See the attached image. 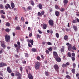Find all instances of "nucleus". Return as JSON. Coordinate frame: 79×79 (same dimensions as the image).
I'll use <instances>...</instances> for the list:
<instances>
[{
  "label": "nucleus",
  "instance_id": "f257e3e1",
  "mask_svg": "<svg viewBox=\"0 0 79 79\" xmlns=\"http://www.w3.org/2000/svg\"><path fill=\"white\" fill-rule=\"evenodd\" d=\"M40 63L39 62H37L35 63V68L36 69H39L40 68Z\"/></svg>",
  "mask_w": 79,
  "mask_h": 79
},
{
  "label": "nucleus",
  "instance_id": "f03ea898",
  "mask_svg": "<svg viewBox=\"0 0 79 79\" xmlns=\"http://www.w3.org/2000/svg\"><path fill=\"white\" fill-rule=\"evenodd\" d=\"M5 39L6 42H10V35H6L5 36Z\"/></svg>",
  "mask_w": 79,
  "mask_h": 79
},
{
  "label": "nucleus",
  "instance_id": "7ed1b4c3",
  "mask_svg": "<svg viewBox=\"0 0 79 79\" xmlns=\"http://www.w3.org/2000/svg\"><path fill=\"white\" fill-rule=\"evenodd\" d=\"M5 66H6V63L3 62H2L0 63V68H2V67Z\"/></svg>",
  "mask_w": 79,
  "mask_h": 79
},
{
  "label": "nucleus",
  "instance_id": "20e7f679",
  "mask_svg": "<svg viewBox=\"0 0 79 79\" xmlns=\"http://www.w3.org/2000/svg\"><path fill=\"white\" fill-rule=\"evenodd\" d=\"M54 68L56 69V71L57 73H58V69H59V67H58V66L57 64H55L54 66Z\"/></svg>",
  "mask_w": 79,
  "mask_h": 79
},
{
  "label": "nucleus",
  "instance_id": "39448f33",
  "mask_svg": "<svg viewBox=\"0 0 79 79\" xmlns=\"http://www.w3.org/2000/svg\"><path fill=\"white\" fill-rule=\"evenodd\" d=\"M5 8L6 10H8L9 8H10V9H11V6H10V5L9 4H6V6H5Z\"/></svg>",
  "mask_w": 79,
  "mask_h": 79
},
{
  "label": "nucleus",
  "instance_id": "423d86ee",
  "mask_svg": "<svg viewBox=\"0 0 79 79\" xmlns=\"http://www.w3.org/2000/svg\"><path fill=\"white\" fill-rule=\"evenodd\" d=\"M49 24L51 26H53L54 24L53 21L52 20H50L48 22Z\"/></svg>",
  "mask_w": 79,
  "mask_h": 79
},
{
  "label": "nucleus",
  "instance_id": "0eeeda50",
  "mask_svg": "<svg viewBox=\"0 0 79 79\" xmlns=\"http://www.w3.org/2000/svg\"><path fill=\"white\" fill-rule=\"evenodd\" d=\"M72 48V45L71 44H69L68 46V50H69V51H71V50Z\"/></svg>",
  "mask_w": 79,
  "mask_h": 79
},
{
  "label": "nucleus",
  "instance_id": "6e6552de",
  "mask_svg": "<svg viewBox=\"0 0 79 79\" xmlns=\"http://www.w3.org/2000/svg\"><path fill=\"white\" fill-rule=\"evenodd\" d=\"M7 70L9 73H11L12 72L10 67H8L7 68Z\"/></svg>",
  "mask_w": 79,
  "mask_h": 79
},
{
  "label": "nucleus",
  "instance_id": "1a4fd4ad",
  "mask_svg": "<svg viewBox=\"0 0 79 79\" xmlns=\"http://www.w3.org/2000/svg\"><path fill=\"white\" fill-rule=\"evenodd\" d=\"M43 29H47V25L46 24L44 23L43 24Z\"/></svg>",
  "mask_w": 79,
  "mask_h": 79
},
{
  "label": "nucleus",
  "instance_id": "9d476101",
  "mask_svg": "<svg viewBox=\"0 0 79 79\" xmlns=\"http://www.w3.org/2000/svg\"><path fill=\"white\" fill-rule=\"evenodd\" d=\"M15 76H21V73H19V72H16Z\"/></svg>",
  "mask_w": 79,
  "mask_h": 79
},
{
  "label": "nucleus",
  "instance_id": "9b49d317",
  "mask_svg": "<svg viewBox=\"0 0 79 79\" xmlns=\"http://www.w3.org/2000/svg\"><path fill=\"white\" fill-rule=\"evenodd\" d=\"M28 76L29 79H33V77L31 74L29 73L28 75Z\"/></svg>",
  "mask_w": 79,
  "mask_h": 79
},
{
  "label": "nucleus",
  "instance_id": "f8f14e48",
  "mask_svg": "<svg viewBox=\"0 0 79 79\" xmlns=\"http://www.w3.org/2000/svg\"><path fill=\"white\" fill-rule=\"evenodd\" d=\"M73 28L75 31H77V27L74 25H73Z\"/></svg>",
  "mask_w": 79,
  "mask_h": 79
},
{
  "label": "nucleus",
  "instance_id": "ddd939ff",
  "mask_svg": "<svg viewBox=\"0 0 79 79\" xmlns=\"http://www.w3.org/2000/svg\"><path fill=\"white\" fill-rule=\"evenodd\" d=\"M53 53L55 57H57L58 56V54H57V53L56 52H53Z\"/></svg>",
  "mask_w": 79,
  "mask_h": 79
},
{
  "label": "nucleus",
  "instance_id": "4468645a",
  "mask_svg": "<svg viewBox=\"0 0 79 79\" xmlns=\"http://www.w3.org/2000/svg\"><path fill=\"white\" fill-rule=\"evenodd\" d=\"M55 13L56 16H58L60 15V12L58 11H56Z\"/></svg>",
  "mask_w": 79,
  "mask_h": 79
},
{
  "label": "nucleus",
  "instance_id": "2eb2a0df",
  "mask_svg": "<svg viewBox=\"0 0 79 79\" xmlns=\"http://www.w3.org/2000/svg\"><path fill=\"white\" fill-rule=\"evenodd\" d=\"M2 45L1 46L3 48H5V44H4V42H1Z\"/></svg>",
  "mask_w": 79,
  "mask_h": 79
},
{
  "label": "nucleus",
  "instance_id": "dca6fc26",
  "mask_svg": "<svg viewBox=\"0 0 79 79\" xmlns=\"http://www.w3.org/2000/svg\"><path fill=\"white\" fill-rule=\"evenodd\" d=\"M56 61L58 62H60L61 61V58L60 57H58L57 58H56Z\"/></svg>",
  "mask_w": 79,
  "mask_h": 79
},
{
  "label": "nucleus",
  "instance_id": "f3484780",
  "mask_svg": "<svg viewBox=\"0 0 79 79\" xmlns=\"http://www.w3.org/2000/svg\"><path fill=\"white\" fill-rule=\"evenodd\" d=\"M38 7L40 9H42V5L40 3L39 4Z\"/></svg>",
  "mask_w": 79,
  "mask_h": 79
},
{
  "label": "nucleus",
  "instance_id": "a211bd4d",
  "mask_svg": "<svg viewBox=\"0 0 79 79\" xmlns=\"http://www.w3.org/2000/svg\"><path fill=\"white\" fill-rule=\"evenodd\" d=\"M11 5L12 8L13 9V8H15V4H14V3L13 2H11Z\"/></svg>",
  "mask_w": 79,
  "mask_h": 79
},
{
  "label": "nucleus",
  "instance_id": "6ab92c4d",
  "mask_svg": "<svg viewBox=\"0 0 79 79\" xmlns=\"http://www.w3.org/2000/svg\"><path fill=\"white\" fill-rule=\"evenodd\" d=\"M64 39L65 40H67L68 39V36L67 35H65L64 36Z\"/></svg>",
  "mask_w": 79,
  "mask_h": 79
},
{
  "label": "nucleus",
  "instance_id": "aec40b11",
  "mask_svg": "<svg viewBox=\"0 0 79 79\" xmlns=\"http://www.w3.org/2000/svg\"><path fill=\"white\" fill-rule=\"evenodd\" d=\"M29 42H30V43H31V45H33V43H34V41L33 40H30Z\"/></svg>",
  "mask_w": 79,
  "mask_h": 79
},
{
  "label": "nucleus",
  "instance_id": "412c9836",
  "mask_svg": "<svg viewBox=\"0 0 79 79\" xmlns=\"http://www.w3.org/2000/svg\"><path fill=\"white\" fill-rule=\"evenodd\" d=\"M4 6L2 4H0V9H3Z\"/></svg>",
  "mask_w": 79,
  "mask_h": 79
},
{
  "label": "nucleus",
  "instance_id": "4be33fe9",
  "mask_svg": "<svg viewBox=\"0 0 79 79\" xmlns=\"http://www.w3.org/2000/svg\"><path fill=\"white\" fill-rule=\"evenodd\" d=\"M60 11H61L63 12V11H64V10H65V9H64V8H61L60 9Z\"/></svg>",
  "mask_w": 79,
  "mask_h": 79
},
{
  "label": "nucleus",
  "instance_id": "5701e85b",
  "mask_svg": "<svg viewBox=\"0 0 79 79\" xmlns=\"http://www.w3.org/2000/svg\"><path fill=\"white\" fill-rule=\"evenodd\" d=\"M6 26H7L8 27H10V24L8 22L6 23Z\"/></svg>",
  "mask_w": 79,
  "mask_h": 79
},
{
  "label": "nucleus",
  "instance_id": "b1692460",
  "mask_svg": "<svg viewBox=\"0 0 79 79\" xmlns=\"http://www.w3.org/2000/svg\"><path fill=\"white\" fill-rule=\"evenodd\" d=\"M31 51L32 52H36V49H35V48H32L31 49Z\"/></svg>",
  "mask_w": 79,
  "mask_h": 79
},
{
  "label": "nucleus",
  "instance_id": "393cba45",
  "mask_svg": "<svg viewBox=\"0 0 79 79\" xmlns=\"http://www.w3.org/2000/svg\"><path fill=\"white\" fill-rule=\"evenodd\" d=\"M1 13H2L3 15H5V12H4V11L3 10H2L0 11Z\"/></svg>",
  "mask_w": 79,
  "mask_h": 79
},
{
  "label": "nucleus",
  "instance_id": "a878e982",
  "mask_svg": "<svg viewBox=\"0 0 79 79\" xmlns=\"http://www.w3.org/2000/svg\"><path fill=\"white\" fill-rule=\"evenodd\" d=\"M68 2V1L67 0H64L63 1L64 3H65L66 4V3H67Z\"/></svg>",
  "mask_w": 79,
  "mask_h": 79
},
{
  "label": "nucleus",
  "instance_id": "bb28decb",
  "mask_svg": "<svg viewBox=\"0 0 79 79\" xmlns=\"http://www.w3.org/2000/svg\"><path fill=\"white\" fill-rule=\"evenodd\" d=\"M5 31L7 32H9L10 30V29H9V28H7L6 29Z\"/></svg>",
  "mask_w": 79,
  "mask_h": 79
},
{
  "label": "nucleus",
  "instance_id": "cd10ccee",
  "mask_svg": "<svg viewBox=\"0 0 79 79\" xmlns=\"http://www.w3.org/2000/svg\"><path fill=\"white\" fill-rule=\"evenodd\" d=\"M31 4L33 6H34V1H33L32 0L31 1Z\"/></svg>",
  "mask_w": 79,
  "mask_h": 79
},
{
  "label": "nucleus",
  "instance_id": "c85d7f7f",
  "mask_svg": "<svg viewBox=\"0 0 79 79\" xmlns=\"http://www.w3.org/2000/svg\"><path fill=\"white\" fill-rule=\"evenodd\" d=\"M60 51L61 52H64V48H61L60 49Z\"/></svg>",
  "mask_w": 79,
  "mask_h": 79
},
{
  "label": "nucleus",
  "instance_id": "c756f323",
  "mask_svg": "<svg viewBox=\"0 0 79 79\" xmlns=\"http://www.w3.org/2000/svg\"><path fill=\"white\" fill-rule=\"evenodd\" d=\"M27 9L29 10H32V7H31V6H29L27 7Z\"/></svg>",
  "mask_w": 79,
  "mask_h": 79
},
{
  "label": "nucleus",
  "instance_id": "7c9ffc66",
  "mask_svg": "<svg viewBox=\"0 0 79 79\" xmlns=\"http://www.w3.org/2000/svg\"><path fill=\"white\" fill-rule=\"evenodd\" d=\"M75 69H73L72 70V72L73 73V74H74V73H75Z\"/></svg>",
  "mask_w": 79,
  "mask_h": 79
},
{
  "label": "nucleus",
  "instance_id": "2f4dec72",
  "mask_svg": "<svg viewBox=\"0 0 79 79\" xmlns=\"http://www.w3.org/2000/svg\"><path fill=\"white\" fill-rule=\"evenodd\" d=\"M56 35L57 38H59V34H58V33H56Z\"/></svg>",
  "mask_w": 79,
  "mask_h": 79
},
{
  "label": "nucleus",
  "instance_id": "473e14b6",
  "mask_svg": "<svg viewBox=\"0 0 79 79\" xmlns=\"http://www.w3.org/2000/svg\"><path fill=\"white\" fill-rule=\"evenodd\" d=\"M45 74L46 76H48V75H49V74H48V72H46L45 73Z\"/></svg>",
  "mask_w": 79,
  "mask_h": 79
},
{
  "label": "nucleus",
  "instance_id": "72a5a7b5",
  "mask_svg": "<svg viewBox=\"0 0 79 79\" xmlns=\"http://www.w3.org/2000/svg\"><path fill=\"white\" fill-rule=\"evenodd\" d=\"M52 49L53 48L50 47L48 49V50H49V51H52Z\"/></svg>",
  "mask_w": 79,
  "mask_h": 79
},
{
  "label": "nucleus",
  "instance_id": "f704fd0d",
  "mask_svg": "<svg viewBox=\"0 0 79 79\" xmlns=\"http://www.w3.org/2000/svg\"><path fill=\"white\" fill-rule=\"evenodd\" d=\"M72 49L73 50H76L77 48H76L75 46H73L72 47Z\"/></svg>",
  "mask_w": 79,
  "mask_h": 79
},
{
  "label": "nucleus",
  "instance_id": "c9c22d12",
  "mask_svg": "<svg viewBox=\"0 0 79 79\" xmlns=\"http://www.w3.org/2000/svg\"><path fill=\"white\" fill-rule=\"evenodd\" d=\"M55 8L56 9H57V10H58V9H59V7H58V6L56 5L55 6Z\"/></svg>",
  "mask_w": 79,
  "mask_h": 79
},
{
  "label": "nucleus",
  "instance_id": "e433bc0d",
  "mask_svg": "<svg viewBox=\"0 0 79 79\" xmlns=\"http://www.w3.org/2000/svg\"><path fill=\"white\" fill-rule=\"evenodd\" d=\"M3 49H1L0 50V55L3 53Z\"/></svg>",
  "mask_w": 79,
  "mask_h": 79
},
{
  "label": "nucleus",
  "instance_id": "4c0bfd02",
  "mask_svg": "<svg viewBox=\"0 0 79 79\" xmlns=\"http://www.w3.org/2000/svg\"><path fill=\"white\" fill-rule=\"evenodd\" d=\"M71 58L73 61H74L75 60V57H72Z\"/></svg>",
  "mask_w": 79,
  "mask_h": 79
},
{
  "label": "nucleus",
  "instance_id": "58836bf2",
  "mask_svg": "<svg viewBox=\"0 0 79 79\" xmlns=\"http://www.w3.org/2000/svg\"><path fill=\"white\" fill-rule=\"evenodd\" d=\"M36 59L37 60H40V57L39 56H38L36 57Z\"/></svg>",
  "mask_w": 79,
  "mask_h": 79
},
{
  "label": "nucleus",
  "instance_id": "ea45409f",
  "mask_svg": "<svg viewBox=\"0 0 79 79\" xmlns=\"http://www.w3.org/2000/svg\"><path fill=\"white\" fill-rule=\"evenodd\" d=\"M16 29L17 30H20V27H16Z\"/></svg>",
  "mask_w": 79,
  "mask_h": 79
},
{
  "label": "nucleus",
  "instance_id": "a19ab883",
  "mask_svg": "<svg viewBox=\"0 0 79 79\" xmlns=\"http://www.w3.org/2000/svg\"><path fill=\"white\" fill-rule=\"evenodd\" d=\"M68 55L69 57H71V53H70V52H68Z\"/></svg>",
  "mask_w": 79,
  "mask_h": 79
},
{
  "label": "nucleus",
  "instance_id": "79ce46f5",
  "mask_svg": "<svg viewBox=\"0 0 79 79\" xmlns=\"http://www.w3.org/2000/svg\"><path fill=\"white\" fill-rule=\"evenodd\" d=\"M20 70L21 71V73H23V67H20Z\"/></svg>",
  "mask_w": 79,
  "mask_h": 79
},
{
  "label": "nucleus",
  "instance_id": "37998d69",
  "mask_svg": "<svg viewBox=\"0 0 79 79\" xmlns=\"http://www.w3.org/2000/svg\"><path fill=\"white\" fill-rule=\"evenodd\" d=\"M76 65L75 63L73 64V68H76Z\"/></svg>",
  "mask_w": 79,
  "mask_h": 79
},
{
  "label": "nucleus",
  "instance_id": "c03bdc74",
  "mask_svg": "<svg viewBox=\"0 0 79 79\" xmlns=\"http://www.w3.org/2000/svg\"><path fill=\"white\" fill-rule=\"evenodd\" d=\"M47 44L48 45H52V43H51L50 42H48L47 43Z\"/></svg>",
  "mask_w": 79,
  "mask_h": 79
},
{
  "label": "nucleus",
  "instance_id": "a18cd8bd",
  "mask_svg": "<svg viewBox=\"0 0 79 79\" xmlns=\"http://www.w3.org/2000/svg\"><path fill=\"white\" fill-rule=\"evenodd\" d=\"M65 65H66V67H67V66H68V65H69V63L67 62L65 64Z\"/></svg>",
  "mask_w": 79,
  "mask_h": 79
},
{
  "label": "nucleus",
  "instance_id": "49530a36",
  "mask_svg": "<svg viewBox=\"0 0 79 79\" xmlns=\"http://www.w3.org/2000/svg\"><path fill=\"white\" fill-rule=\"evenodd\" d=\"M45 52L46 53H48V54H49V51L46 50Z\"/></svg>",
  "mask_w": 79,
  "mask_h": 79
},
{
  "label": "nucleus",
  "instance_id": "de8ad7c7",
  "mask_svg": "<svg viewBox=\"0 0 79 79\" xmlns=\"http://www.w3.org/2000/svg\"><path fill=\"white\" fill-rule=\"evenodd\" d=\"M23 63L24 64H26V61H23Z\"/></svg>",
  "mask_w": 79,
  "mask_h": 79
},
{
  "label": "nucleus",
  "instance_id": "09e8293b",
  "mask_svg": "<svg viewBox=\"0 0 79 79\" xmlns=\"http://www.w3.org/2000/svg\"><path fill=\"white\" fill-rule=\"evenodd\" d=\"M66 78H67L68 79H70V77L69 75H67L66 76Z\"/></svg>",
  "mask_w": 79,
  "mask_h": 79
},
{
  "label": "nucleus",
  "instance_id": "8fccbe9b",
  "mask_svg": "<svg viewBox=\"0 0 79 79\" xmlns=\"http://www.w3.org/2000/svg\"><path fill=\"white\" fill-rule=\"evenodd\" d=\"M65 66V67H66V64H63L62 65V67L63 68H64V67Z\"/></svg>",
  "mask_w": 79,
  "mask_h": 79
},
{
  "label": "nucleus",
  "instance_id": "3c124183",
  "mask_svg": "<svg viewBox=\"0 0 79 79\" xmlns=\"http://www.w3.org/2000/svg\"><path fill=\"white\" fill-rule=\"evenodd\" d=\"M44 13H45V12L44 11H42L41 12V14L42 15H44Z\"/></svg>",
  "mask_w": 79,
  "mask_h": 79
},
{
  "label": "nucleus",
  "instance_id": "603ef678",
  "mask_svg": "<svg viewBox=\"0 0 79 79\" xmlns=\"http://www.w3.org/2000/svg\"><path fill=\"white\" fill-rule=\"evenodd\" d=\"M41 13L40 12H38V16H40V15H41Z\"/></svg>",
  "mask_w": 79,
  "mask_h": 79
},
{
  "label": "nucleus",
  "instance_id": "864d4df0",
  "mask_svg": "<svg viewBox=\"0 0 79 79\" xmlns=\"http://www.w3.org/2000/svg\"><path fill=\"white\" fill-rule=\"evenodd\" d=\"M72 56H75V54L74 53H72Z\"/></svg>",
  "mask_w": 79,
  "mask_h": 79
},
{
  "label": "nucleus",
  "instance_id": "5fc2aeb1",
  "mask_svg": "<svg viewBox=\"0 0 79 79\" xmlns=\"http://www.w3.org/2000/svg\"><path fill=\"white\" fill-rule=\"evenodd\" d=\"M1 17H2V18H3V19H5V17L3 15H2Z\"/></svg>",
  "mask_w": 79,
  "mask_h": 79
},
{
  "label": "nucleus",
  "instance_id": "6e6d98bb",
  "mask_svg": "<svg viewBox=\"0 0 79 79\" xmlns=\"http://www.w3.org/2000/svg\"><path fill=\"white\" fill-rule=\"evenodd\" d=\"M77 22L75 20H74L73 21V23H77Z\"/></svg>",
  "mask_w": 79,
  "mask_h": 79
},
{
  "label": "nucleus",
  "instance_id": "4d7b16f0",
  "mask_svg": "<svg viewBox=\"0 0 79 79\" xmlns=\"http://www.w3.org/2000/svg\"><path fill=\"white\" fill-rule=\"evenodd\" d=\"M14 46L15 47V48H16V47H18V45H17V44H15Z\"/></svg>",
  "mask_w": 79,
  "mask_h": 79
},
{
  "label": "nucleus",
  "instance_id": "13d9d810",
  "mask_svg": "<svg viewBox=\"0 0 79 79\" xmlns=\"http://www.w3.org/2000/svg\"><path fill=\"white\" fill-rule=\"evenodd\" d=\"M11 75L12 76H15V74L13 73H11Z\"/></svg>",
  "mask_w": 79,
  "mask_h": 79
},
{
  "label": "nucleus",
  "instance_id": "bf43d9fd",
  "mask_svg": "<svg viewBox=\"0 0 79 79\" xmlns=\"http://www.w3.org/2000/svg\"><path fill=\"white\" fill-rule=\"evenodd\" d=\"M28 47H32V45H31V44H28Z\"/></svg>",
  "mask_w": 79,
  "mask_h": 79
},
{
  "label": "nucleus",
  "instance_id": "052dcab7",
  "mask_svg": "<svg viewBox=\"0 0 79 79\" xmlns=\"http://www.w3.org/2000/svg\"><path fill=\"white\" fill-rule=\"evenodd\" d=\"M25 55L26 57H27V56H28V54H27V53H25Z\"/></svg>",
  "mask_w": 79,
  "mask_h": 79
},
{
  "label": "nucleus",
  "instance_id": "680f3d73",
  "mask_svg": "<svg viewBox=\"0 0 79 79\" xmlns=\"http://www.w3.org/2000/svg\"><path fill=\"white\" fill-rule=\"evenodd\" d=\"M17 79H22L21 76H19L17 77Z\"/></svg>",
  "mask_w": 79,
  "mask_h": 79
},
{
  "label": "nucleus",
  "instance_id": "e2e57ef3",
  "mask_svg": "<svg viewBox=\"0 0 79 79\" xmlns=\"http://www.w3.org/2000/svg\"><path fill=\"white\" fill-rule=\"evenodd\" d=\"M38 32H39L40 34H42V31H40V30H39L38 31Z\"/></svg>",
  "mask_w": 79,
  "mask_h": 79
},
{
  "label": "nucleus",
  "instance_id": "0e129e2a",
  "mask_svg": "<svg viewBox=\"0 0 79 79\" xmlns=\"http://www.w3.org/2000/svg\"><path fill=\"white\" fill-rule=\"evenodd\" d=\"M17 44L18 45H20V42H18Z\"/></svg>",
  "mask_w": 79,
  "mask_h": 79
},
{
  "label": "nucleus",
  "instance_id": "69168bd1",
  "mask_svg": "<svg viewBox=\"0 0 79 79\" xmlns=\"http://www.w3.org/2000/svg\"><path fill=\"white\" fill-rule=\"evenodd\" d=\"M41 57L42 58V59H44V57L43 55H41Z\"/></svg>",
  "mask_w": 79,
  "mask_h": 79
},
{
  "label": "nucleus",
  "instance_id": "338daca9",
  "mask_svg": "<svg viewBox=\"0 0 79 79\" xmlns=\"http://www.w3.org/2000/svg\"><path fill=\"white\" fill-rule=\"evenodd\" d=\"M13 36H15V35H16V34H15V32H13Z\"/></svg>",
  "mask_w": 79,
  "mask_h": 79
},
{
  "label": "nucleus",
  "instance_id": "774afa93",
  "mask_svg": "<svg viewBox=\"0 0 79 79\" xmlns=\"http://www.w3.org/2000/svg\"><path fill=\"white\" fill-rule=\"evenodd\" d=\"M76 20H77V22H78V23H79V19H78L77 18Z\"/></svg>",
  "mask_w": 79,
  "mask_h": 79
}]
</instances>
